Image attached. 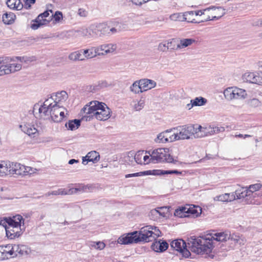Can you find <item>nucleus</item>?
I'll return each mask as SVG.
<instances>
[{
    "instance_id": "obj_58",
    "label": "nucleus",
    "mask_w": 262,
    "mask_h": 262,
    "mask_svg": "<svg viewBox=\"0 0 262 262\" xmlns=\"http://www.w3.org/2000/svg\"><path fill=\"white\" fill-rule=\"evenodd\" d=\"M49 111H50L49 107L44 106V104H43V105H42L39 108V113H43L45 115H47V113Z\"/></svg>"
},
{
    "instance_id": "obj_11",
    "label": "nucleus",
    "mask_w": 262,
    "mask_h": 262,
    "mask_svg": "<svg viewBox=\"0 0 262 262\" xmlns=\"http://www.w3.org/2000/svg\"><path fill=\"white\" fill-rule=\"evenodd\" d=\"M224 94L225 98L229 100L233 99H245L247 96V92L245 90L237 87H230L226 89L224 92Z\"/></svg>"
},
{
    "instance_id": "obj_8",
    "label": "nucleus",
    "mask_w": 262,
    "mask_h": 262,
    "mask_svg": "<svg viewBox=\"0 0 262 262\" xmlns=\"http://www.w3.org/2000/svg\"><path fill=\"white\" fill-rule=\"evenodd\" d=\"M140 233V230L139 231H136L124 234L118 238V243L120 244L128 245L144 242V239L142 238V235Z\"/></svg>"
},
{
    "instance_id": "obj_42",
    "label": "nucleus",
    "mask_w": 262,
    "mask_h": 262,
    "mask_svg": "<svg viewBox=\"0 0 262 262\" xmlns=\"http://www.w3.org/2000/svg\"><path fill=\"white\" fill-rule=\"evenodd\" d=\"M184 13V21H187L188 23H199L201 22L200 21H196L195 20V19L193 18V16L194 15V11H187L185 12Z\"/></svg>"
},
{
    "instance_id": "obj_24",
    "label": "nucleus",
    "mask_w": 262,
    "mask_h": 262,
    "mask_svg": "<svg viewBox=\"0 0 262 262\" xmlns=\"http://www.w3.org/2000/svg\"><path fill=\"white\" fill-rule=\"evenodd\" d=\"M82 54L84 59L92 58L96 57L97 55H103L104 53L98 52V49L96 47H93L90 49L81 50Z\"/></svg>"
},
{
    "instance_id": "obj_54",
    "label": "nucleus",
    "mask_w": 262,
    "mask_h": 262,
    "mask_svg": "<svg viewBox=\"0 0 262 262\" xmlns=\"http://www.w3.org/2000/svg\"><path fill=\"white\" fill-rule=\"evenodd\" d=\"M174 43L175 40L174 39H172L171 40L166 41L167 49H168V50L171 51L177 49Z\"/></svg>"
},
{
    "instance_id": "obj_36",
    "label": "nucleus",
    "mask_w": 262,
    "mask_h": 262,
    "mask_svg": "<svg viewBox=\"0 0 262 262\" xmlns=\"http://www.w3.org/2000/svg\"><path fill=\"white\" fill-rule=\"evenodd\" d=\"M187 211L189 216L192 215L193 217H198L202 212V209L200 207L194 206L193 207H189L187 208Z\"/></svg>"
},
{
    "instance_id": "obj_48",
    "label": "nucleus",
    "mask_w": 262,
    "mask_h": 262,
    "mask_svg": "<svg viewBox=\"0 0 262 262\" xmlns=\"http://www.w3.org/2000/svg\"><path fill=\"white\" fill-rule=\"evenodd\" d=\"M250 193H254L255 191H257L262 188V184L256 183L252 185H250L248 187Z\"/></svg>"
},
{
    "instance_id": "obj_34",
    "label": "nucleus",
    "mask_w": 262,
    "mask_h": 262,
    "mask_svg": "<svg viewBox=\"0 0 262 262\" xmlns=\"http://www.w3.org/2000/svg\"><path fill=\"white\" fill-rule=\"evenodd\" d=\"M196 42V40L193 38L182 39L180 40V43L177 45V49H183L187 47Z\"/></svg>"
},
{
    "instance_id": "obj_39",
    "label": "nucleus",
    "mask_w": 262,
    "mask_h": 262,
    "mask_svg": "<svg viewBox=\"0 0 262 262\" xmlns=\"http://www.w3.org/2000/svg\"><path fill=\"white\" fill-rule=\"evenodd\" d=\"M15 15L13 13H6L3 14L2 18L4 24L9 25L13 23Z\"/></svg>"
},
{
    "instance_id": "obj_29",
    "label": "nucleus",
    "mask_w": 262,
    "mask_h": 262,
    "mask_svg": "<svg viewBox=\"0 0 262 262\" xmlns=\"http://www.w3.org/2000/svg\"><path fill=\"white\" fill-rule=\"evenodd\" d=\"M203 129H205V130H204V132H202L203 136H207L208 134H218L225 131V128L223 126H215L212 128L209 127V128H203Z\"/></svg>"
},
{
    "instance_id": "obj_7",
    "label": "nucleus",
    "mask_w": 262,
    "mask_h": 262,
    "mask_svg": "<svg viewBox=\"0 0 262 262\" xmlns=\"http://www.w3.org/2000/svg\"><path fill=\"white\" fill-rule=\"evenodd\" d=\"M190 238H188V241ZM170 245L172 249L179 252L183 257L187 258L190 255L189 250H191V249L189 247L188 242L186 244L182 239H177L172 241Z\"/></svg>"
},
{
    "instance_id": "obj_46",
    "label": "nucleus",
    "mask_w": 262,
    "mask_h": 262,
    "mask_svg": "<svg viewBox=\"0 0 262 262\" xmlns=\"http://www.w3.org/2000/svg\"><path fill=\"white\" fill-rule=\"evenodd\" d=\"M51 193L52 195H63L71 194L70 189L68 190H67L64 188H60L57 190L52 191Z\"/></svg>"
},
{
    "instance_id": "obj_43",
    "label": "nucleus",
    "mask_w": 262,
    "mask_h": 262,
    "mask_svg": "<svg viewBox=\"0 0 262 262\" xmlns=\"http://www.w3.org/2000/svg\"><path fill=\"white\" fill-rule=\"evenodd\" d=\"M190 102L192 103L191 106H202L206 104L207 100L202 97H196L194 99L191 100Z\"/></svg>"
},
{
    "instance_id": "obj_50",
    "label": "nucleus",
    "mask_w": 262,
    "mask_h": 262,
    "mask_svg": "<svg viewBox=\"0 0 262 262\" xmlns=\"http://www.w3.org/2000/svg\"><path fill=\"white\" fill-rule=\"evenodd\" d=\"M105 244L101 242H91L90 244L91 247H94L96 249L102 250L105 247Z\"/></svg>"
},
{
    "instance_id": "obj_40",
    "label": "nucleus",
    "mask_w": 262,
    "mask_h": 262,
    "mask_svg": "<svg viewBox=\"0 0 262 262\" xmlns=\"http://www.w3.org/2000/svg\"><path fill=\"white\" fill-rule=\"evenodd\" d=\"M187 209V208L185 207L177 209L174 211V215L179 217H189Z\"/></svg>"
},
{
    "instance_id": "obj_49",
    "label": "nucleus",
    "mask_w": 262,
    "mask_h": 262,
    "mask_svg": "<svg viewBox=\"0 0 262 262\" xmlns=\"http://www.w3.org/2000/svg\"><path fill=\"white\" fill-rule=\"evenodd\" d=\"M135 102V103L134 105V109L136 111L141 110L145 105V100L144 99H141L137 103L136 102Z\"/></svg>"
},
{
    "instance_id": "obj_10",
    "label": "nucleus",
    "mask_w": 262,
    "mask_h": 262,
    "mask_svg": "<svg viewBox=\"0 0 262 262\" xmlns=\"http://www.w3.org/2000/svg\"><path fill=\"white\" fill-rule=\"evenodd\" d=\"M262 61L258 62V71L256 73L246 72L243 75L244 81L252 83L262 84Z\"/></svg>"
},
{
    "instance_id": "obj_56",
    "label": "nucleus",
    "mask_w": 262,
    "mask_h": 262,
    "mask_svg": "<svg viewBox=\"0 0 262 262\" xmlns=\"http://www.w3.org/2000/svg\"><path fill=\"white\" fill-rule=\"evenodd\" d=\"M24 2V7L26 9H29L31 7V5L34 4L36 0H23Z\"/></svg>"
},
{
    "instance_id": "obj_20",
    "label": "nucleus",
    "mask_w": 262,
    "mask_h": 262,
    "mask_svg": "<svg viewBox=\"0 0 262 262\" xmlns=\"http://www.w3.org/2000/svg\"><path fill=\"white\" fill-rule=\"evenodd\" d=\"M100 160L99 154L96 151H91L87 154L85 157H82V164L86 165L88 162L97 163Z\"/></svg>"
},
{
    "instance_id": "obj_33",
    "label": "nucleus",
    "mask_w": 262,
    "mask_h": 262,
    "mask_svg": "<svg viewBox=\"0 0 262 262\" xmlns=\"http://www.w3.org/2000/svg\"><path fill=\"white\" fill-rule=\"evenodd\" d=\"M81 124V120L79 119H74L69 120L65 124V126L69 130H74L77 129Z\"/></svg>"
},
{
    "instance_id": "obj_22",
    "label": "nucleus",
    "mask_w": 262,
    "mask_h": 262,
    "mask_svg": "<svg viewBox=\"0 0 262 262\" xmlns=\"http://www.w3.org/2000/svg\"><path fill=\"white\" fill-rule=\"evenodd\" d=\"M13 250L16 256L27 255L30 252V249L25 245H14Z\"/></svg>"
},
{
    "instance_id": "obj_55",
    "label": "nucleus",
    "mask_w": 262,
    "mask_h": 262,
    "mask_svg": "<svg viewBox=\"0 0 262 262\" xmlns=\"http://www.w3.org/2000/svg\"><path fill=\"white\" fill-rule=\"evenodd\" d=\"M161 176L168 174H181V172L177 170H164L161 169Z\"/></svg>"
},
{
    "instance_id": "obj_61",
    "label": "nucleus",
    "mask_w": 262,
    "mask_h": 262,
    "mask_svg": "<svg viewBox=\"0 0 262 262\" xmlns=\"http://www.w3.org/2000/svg\"><path fill=\"white\" fill-rule=\"evenodd\" d=\"M227 194H229V197L228 198V202H231L232 201L237 199V194H236V190L235 192L232 193H227Z\"/></svg>"
},
{
    "instance_id": "obj_30",
    "label": "nucleus",
    "mask_w": 262,
    "mask_h": 262,
    "mask_svg": "<svg viewBox=\"0 0 262 262\" xmlns=\"http://www.w3.org/2000/svg\"><path fill=\"white\" fill-rule=\"evenodd\" d=\"M6 4L9 8L17 10H21L24 7L20 0H7Z\"/></svg>"
},
{
    "instance_id": "obj_18",
    "label": "nucleus",
    "mask_w": 262,
    "mask_h": 262,
    "mask_svg": "<svg viewBox=\"0 0 262 262\" xmlns=\"http://www.w3.org/2000/svg\"><path fill=\"white\" fill-rule=\"evenodd\" d=\"M61 110H66L62 105H57L56 103L50 110V116L52 120L55 122H60L61 121V118L59 116L61 114Z\"/></svg>"
},
{
    "instance_id": "obj_26",
    "label": "nucleus",
    "mask_w": 262,
    "mask_h": 262,
    "mask_svg": "<svg viewBox=\"0 0 262 262\" xmlns=\"http://www.w3.org/2000/svg\"><path fill=\"white\" fill-rule=\"evenodd\" d=\"M20 128L21 130L29 136L35 137V135L37 134V129L30 124L20 125Z\"/></svg>"
},
{
    "instance_id": "obj_64",
    "label": "nucleus",
    "mask_w": 262,
    "mask_h": 262,
    "mask_svg": "<svg viewBox=\"0 0 262 262\" xmlns=\"http://www.w3.org/2000/svg\"><path fill=\"white\" fill-rule=\"evenodd\" d=\"M78 14L82 17H85L88 14V12L83 8H79L78 11Z\"/></svg>"
},
{
    "instance_id": "obj_13",
    "label": "nucleus",
    "mask_w": 262,
    "mask_h": 262,
    "mask_svg": "<svg viewBox=\"0 0 262 262\" xmlns=\"http://www.w3.org/2000/svg\"><path fill=\"white\" fill-rule=\"evenodd\" d=\"M97 110L95 113V118L97 120L105 121L110 118L111 111L105 103L99 102Z\"/></svg>"
},
{
    "instance_id": "obj_3",
    "label": "nucleus",
    "mask_w": 262,
    "mask_h": 262,
    "mask_svg": "<svg viewBox=\"0 0 262 262\" xmlns=\"http://www.w3.org/2000/svg\"><path fill=\"white\" fill-rule=\"evenodd\" d=\"M205 129H203L201 126L198 128H195L194 126L191 125H184L179 127V133L174 134V139L177 140H184L188 139L194 138H199L203 137L202 132H204Z\"/></svg>"
},
{
    "instance_id": "obj_23",
    "label": "nucleus",
    "mask_w": 262,
    "mask_h": 262,
    "mask_svg": "<svg viewBox=\"0 0 262 262\" xmlns=\"http://www.w3.org/2000/svg\"><path fill=\"white\" fill-rule=\"evenodd\" d=\"M98 49V52L104 53L103 55L114 52L117 49L116 44L108 43L96 47Z\"/></svg>"
},
{
    "instance_id": "obj_62",
    "label": "nucleus",
    "mask_w": 262,
    "mask_h": 262,
    "mask_svg": "<svg viewBox=\"0 0 262 262\" xmlns=\"http://www.w3.org/2000/svg\"><path fill=\"white\" fill-rule=\"evenodd\" d=\"M252 25L255 27H261L262 26V18L256 19L252 21Z\"/></svg>"
},
{
    "instance_id": "obj_14",
    "label": "nucleus",
    "mask_w": 262,
    "mask_h": 262,
    "mask_svg": "<svg viewBox=\"0 0 262 262\" xmlns=\"http://www.w3.org/2000/svg\"><path fill=\"white\" fill-rule=\"evenodd\" d=\"M236 194H237V199H245V202L246 204H256L254 200H250V198L255 196V194L253 193H250L249 189L247 187L236 190Z\"/></svg>"
},
{
    "instance_id": "obj_1",
    "label": "nucleus",
    "mask_w": 262,
    "mask_h": 262,
    "mask_svg": "<svg viewBox=\"0 0 262 262\" xmlns=\"http://www.w3.org/2000/svg\"><path fill=\"white\" fill-rule=\"evenodd\" d=\"M230 234L226 232L216 233L207 234L199 237L191 236L189 239L188 245L191 252L198 254H208L211 252L214 248L213 241L225 242L230 239Z\"/></svg>"
},
{
    "instance_id": "obj_5",
    "label": "nucleus",
    "mask_w": 262,
    "mask_h": 262,
    "mask_svg": "<svg viewBox=\"0 0 262 262\" xmlns=\"http://www.w3.org/2000/svg\"><path fill=\"white\" fill-rule=\"evenodd\" d=\"M11 61V58L9 57H0V76L9 74L21 69L20 64L10 63Z\"/></svg>"
},
{
    "instance_id": "obj_12",
    "label": "nucleus",
    "mask_w": 262,
    "mask_h": 262,
    "mask_svg": "<svg viewBox=\"0 0 262 262\" xmlns=\"http://www.w3.org/2000/svg\"><path fill=\"white\" fill-rule=\"evenodd\" d=\"M208 8L209 9L207 10V16L202 19L201 22L217 20L226 13L225 9L221 7L211 6Z\"/></svg>"
},
{
    "instance_id": "obj_15",
    "label": "nucleus",
    "mask_w": 262,
    "mask_h": 262,
    "mask_svg": "<svg viewBox=\"0 0 262 262\" xmlns=\"http://www.w3.org/2000/svg\"><path fill=\"white\" fill-rule=\"evenodd\" d=\"M7 227L16 228L24 227V219L23 216L19 214H17L12 217H9L7 219Z\"/></svg>"
},
{
    "instance_id": "obj_17",
    "label": "nucleus",
    "mask_w": 262,
    "mask_h": 262,
    "mask_svg": "<svg viewBox=\"0 0 262 262\" xmlns=\"http://www.w3.org/2000/svg\"><path fill=\"white\" fill-rule=\"evenodd\" d=\"M168 211L169 208L167 206L158 207L151 210L150 211L149 216L152 220H156L160 216L165 217Z\"/></svg>"
},
{
    "instance_id": "obj_41",
    "label": "nucleus",
    "mask_w": 262,
    "mask_h": 262,
    "mask_svg": "<svg viewBox=\"0 0 262 262\" xmlns=\"http://www.w3.org/2000/svg\"><path fill=\"white\" fill-rule=\"evenodd\" d=\"M14 245H7L6 246H2L1 250L3 251L4 255H6V257L7 255H12L14 253V250H13Z\"/></svg>"
},
{
    "instance_id": "obj_35",
    "label": "nucleus",
    "mask_w": 262,
    "mask_h": 262,
    "mask_svg": "<svg viewBox=\"0 0 262 262\" xmlns=\"http://www.w3.org/2000/svg\"><path fill=\"white\" fill-rule=\"evenodd\" d=\"M69 58L73 61L83 60L84 57L82 54V50H78L70 54Z\"/></svg>"
},
{
    "instance_id": "obj_2",
    "label": "nucleus",
    "mask_w": 262,
    "mask_h": 262,
    "mask_svg": "<svg viewBox=\"0 0 262 262\" xmlns=\"http://www.w3.org/2000/svg\"><path fill=\"white\" fill-rule=\"evenodd\" d=\"M122 25L119 22H115L113 25L108 26L107 25L101 23L96 26H91L89 29H85V31L91 34V31L95 35L102 36L110 34H115L122 30Z\"/></svg>"
},
{
    "instance_id": "obj_28",
    "label": "nucleus",
    "mask_w": 262,
    "mask_h": 262,
    "mask_svg": "<svg viewBox=\"0 0 262 262\" xmlns=\"http://www.w3.org/2000/svg\"><path fill=\"white\" fill-rule=\"evenodd\" d=\"M140 83L143 92L151 89L156 85V82L155 81L148 79H141Z\"/></svg>"
},
{
    "instance_id": "obj_51",
    "label": "nucleus",
    "mask_w": 262,
    "mask_h": 262,
    "mask_svg": "<svg viewBox=\"0 0 262 262\" xmlns=\"http://www.w3.org/2000/svg\"><path fill=\"white\" fill-rule=\"evenodd\" d=\"M144 154L143 150L138 151L134 156V159L138 164H142L143 163L142 158Z\"/></svg>"
},
{
    "instance_id": "obj_31",
    "label": "nucleus",
    "mask_w": 262,
    "mask_h": 262,
    "mask_svg": "<svg viewBox=\"0 0 262 262\" xmlns=\"http://www.w3.org/2000/svg\"><path fill=\"white\" fill-rule=\"evenodd\" d=\"M171 129L166 130V131L161 133L157 136V140L156 142L165 143L169 141L168 138H170V141H172V138L168 135V134L171 132Z\"/></svg>"
},
{
    "instance_id": "obj_63",
    "label": "nucleus",
    "mask_w": 262,
    "mask_h": 262,
    "mask_svg": "<svg viewBox=\"0 0 262 262\" xmlns=\"http://www.w3.org/2000/svg\"><path fill=\"white\" fill-rule=\"evenodd\" d=\"M7 219L8 217H0V225L3 226L5 229H6V227H7Z\"/></svg>"
},
{
    "instance_id": "obj_25",
    "label": "nucleus",
    "mask_w": 262,
    "mask_h": 262,
    "mask_svg": "<svg viewBox=\"0 0 262 262\" xmlns=\"http://www.w3.org/2000/svg\"><path fill=\"white\" fill-rule=\"evenodd\" d=\"M168 247V244L165 241L159 240L151 245L152 249L156 252H162L165 251Z\"/></svg>"
},
{
    "instance_id": "obj_21",
    "label": "nucleus",
    "mask_w": 262,
    "mask_h": 262,
    "mask_svg": "<svg viewBox=\"0 0 262 262\" xmlns=\"http://www.w3.org/2000/svg\"><path fill=\"white\" fill-rule=\"evenodd\" d=\"M52 95L55 102L54 104L56 103L57 105H61L62 103L65 102L68 98V94L64 91L53 93Z\"/></svg>"
},
{
    "instance_id": "obj_38",
    "label": "nucleus",
    "mask_w": 262,
    "mask_h": 262,
    "mask_svg": "<svg viewBox=\"0 0 262 262\" xmlns=\"http://www.w3.org/2000/svg\"><path fill=\"white\" fill-rule=\"evenodd\" d=\"M130 90L135 94H138L142 93V85L140 83V80L139 81H136L130 86Z\"/></svg>"
},
{
    "instance_id": "obj_45",
    "label": "nucleus",
    "mask_w": 262,
    "mask_h": 262,
    "mask_svg": "<svg viewBox=\"0 0 262 262\" xmlns=\"http://www.w3.org/2000/svg\"><path fill=\"white\" fill-rule=\"evenodd\" d=\"M161 169H155L152 170H146L144 171L139 172L140 173V176L145 175H155V176H161Z\"/></svg>"
},
{
    "instance_id": "obj_32",
    "label": "nucleus",
    "mask_w": 262,
    "mask_h": 262,
    "mask_svg": "<svg viewBox=\"0 0 262 262\" xmlns=\"http://www.w3.org/2000/svg\"><path fill=\"white\" fill-rule=\"evenodd\" d=\"M94 186L91 184L83 185L79 184L78 187L70 189L71 194L76 193L78 191H86L87 189L92 190Z\"/></svg>"
},
{
    "instance_id": "obj_44",
    "label": "nucleus",
    "mask_w": 262,
    "mask_h": 262,
    "mask_svg": "<svg viewBox=\"0 0 262 262\" xmlns=\"http://www.w3.org/2000/svg\"><path fill=\"white\" fill-rule=\"evenodd\" d=\"M170 19L173 21H184V13H173L171 14L170 16Z\"/></svg>"
},
{
    "instance_id": "obj_57",
    "label": "nucleus",
    "mask_w": 262,
    "mask_h": 262,
    "mask_svg": "<svg viewBox=\"0 0 262 262\" xmlns=\"http://www.w3.org/2000/svg\"><path fill=\"white\" fill-rule=\"evenodd\" d=\"M53 17L56 21H59L62 19V13L60 11H56L55 14L53 15Z\"/></svg>"
},
{
    "instance_id": "obj_19",
    "label": "nucleus",
    "mask_w": 262,
    "mask_h": 262,
    "mask_svg": "<svg viewBox=\"0 0 262 262\" xmlns=\"http://www.w3.org/2000/svg\"><path fill=\"white\" fill-rule=\"evenodd\" d=\"M10 174L22 175L26 170L25 166L17 163L9 162Z\"/></svg>"
},
{
    "instance_id": "obj_47",
    "label": "nucleus",
    "mask_w": 262,
    "mask_h": 262,
    "mask_svg": "<svg viewBox=\"0 0 262 262\" xmlns=\"http://www.w3.org/2000/svg\"><path fill=\"white\" fill-rule=\"evenodd\" d=\"M54 99L53 98L52 94L44 102V106L49 107L50 110L54 106L55 103Z\"/></svg>"
},
{
    "instance_id": "obj_59",
    "label": "nucleus",
    "mask_w": 262,
    "mask_h": 262,
    "mask_svg": "<svg viewBox=\"0 0 262 262\" xmlns=\"http://www.w3.org/2000/svg\"><path fill=\"white\" fill-rule=\"evenodd\" d=\"M158 50L162 52H166L168 51V49H167L166 41L159 43L158 46Z\"/></svg>"
},
{
    "instance_id": "obj_4",
    "label": "nucleus",
    "mask_w": 262,
    "mask_h": 262,
    "mask_svg": "<svg viewBox=\"0 0 262 262\" xmlns=\"http://www.w3.org/2000/svg\"><path fill=\"white\" fill-rule=\"evenodd\" d=\"M168 148H158L152 151L151 153L148 151L151 157V162H166L170 163H176L178 161L174 160L173 157L168 153Z\"/></svg>"
},
{
    "instance_id": "obj_60",
    "label": "nucleus",
    "mask_w": 262,
    "mask_h": 262,
    "mask_svg": "<svg viewBox=\"0 0 262 262\" xmlns=\"http://www.w3.org/2000/svg\"><path fill=\"white\" fill-rule=\"evenodd\" d=\"M209 9V8H206L203 10L194 11V14L196 16H202L203 15H206L207 16V10Z\"/></svg>"
},
{
    "instance_id": "obj_52",
    "label": "nucleus",
    "mask_w": 262,
    "mask_h": 262,
    "mask_svg": "<svg viewBox=\"0 0 262 262\" xmlns=\"http://www.w3.org/2000/svg\"><path fill=\"white\" fill-rule=\"evenodd\" d=\"M229 195L227 194V193H225L224 194L216 196L214 198V200L215 201L228 202V198L229 197Z\"/></svg>"
},
{
    "instance_id": "obj_53",
    "label": "nucleus",
    "mask_w": 262,
    "mask_h": 262,
    "mask_svg": "<svg viewBox=\"0 0 262 262\" xmlns=\"http://www.w3.org/2000/svg\"><path fill=\"white\" fill-rule=\"evenodd\" d=\"M248 104L252 107H256L261 105V102L256 98L250 99L248 102Z\"/></svg>"
},
{
    "instance_id": "obj_16",
    "label": "nucleus",
    "mask_w": 262,
    "mask_h": 262,
    "mask_svg": "<svg viewBox=\"0 0 262 262\" xmlns=\"http://www.w3.org/2000/svg\"><path fill=\"white\" fill-rule=\"evenodd\" d=\"M10 227H6L5 231L6 236L8 237V238L13 239L16 237H18L20 236L23 232V231L25 230V227H17L14 228Z\"/></svg>"
},
{
    "instance_id": "obj_37",
    "label": "nucleus",
    "mask_w": 262,
    "mask_h": 262,
    "mask_svg": "<svg viewBox=\"0 0 262 262\" xmlns=\"http://www.w3.org/2000/svg\"><path fill=\"white\" fill-rule=\"evenodd\" d=\"M9 163L2 162L0 163V176L4 177L10 174Z\"/></svg>"
},
{
    "instance_id": "obj_9",
    "label": "nucleus",
    "mask_w": 262,
    "mask_h": 262,
    "mask_svg": "<svg viewBox=\"0 0 262 262\" xmlns=\"http://www.w3.org/2000/svg\"><path fill=\"white\" fill-rule=\"evenodd\" d=\"M99 104L98 101H92L89 104L85 105L81 110V113L85 114L82 118V120L86 121H91L94 116L95 117V113L97 112V108Z\"/></svg>"
},
{
    "instance_id": "obj_6",
    "label": "nucleus",
    "mask_w": 262,
    "mask_h": 262,
    "mask_svg": "<svg viewBox=\"0 0 262 262\" xmlns=\"http://www.w3.org/2000/svg\"><path fill=\"white\" fill-rule=\"evenodd\" d=\"M140 234L142 235V238L145 242H151L161 235L160 230L155 226H146L140 229Z\"/></svg>"
},
{
    "instance_id": "obj_27",
    "label": "nucleus",
    "mask_w": 262,
    "mask_h": 262,
    "mask_svg": "<svg viewBox=\"0 0 262 262\" xmlns=\"http://www.w3.org/2000/svg\"><path fill=\"white\" fill-rule=\"evenodd\" d=\"M32 22L31 28L33 30H36L41 26L47 25L49 21L39 14L36 19L32 20Z\"/></svg>"
}]
</instances>
